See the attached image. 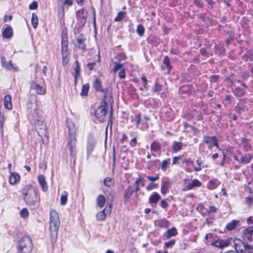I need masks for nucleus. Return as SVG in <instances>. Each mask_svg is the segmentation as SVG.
Returning <instances> with one entry per match:
<instances>
[{
    "label": "nucleus",
    "mask_w": 253,
    "mask_h": 253,
    "mask_svg": "<svg viewBox=\"0 0 253 253\" xmlns=\"http://www.w3.org/2000/svg\"><path fill=\"white\" fill-rule=\"evenodd\" d=\"M114 99L112 96H104L103 99L100 103V105L95 111V115L97 120L102 123L105 120L107 111L110 110L109 116L111 118L113 114L112 106Z\"/></svg>",
    "instance_id": "obj_1"
},
{
    "label": "nucleus",
    "mask_w": 253,
    "mask_h": 253,
    "mask_svg": "<svg viewBox=\"0 0 253 253\" xmlns=\"http://www.w3.org/2000/svg\"><path fill=\"white\" fill-rule=\"evenodd\" d=\"M23 199L28 206H35L40 200L39 190L31 185H26L22 190Z\"/></svg>",
    "instance_id": "obj_2"
},
{
    "label": "nucleus",
    "mask_w": 253,
    "mask_h": 253,
    "mask_svg": "<svg viewBox=\"0 0 253 253\" xmlns=\"http://www.w3.org/2000/svg\"><path fill=\"white\" fill-rule=\"evenodd\" d=\"M67 127L68 128V142L67 147L70 150V155L74 157L76 154V143L77 138L76 137V129L74 123L71 120L67 119Z\"/></svg>",
    "instance_id": "obj_3"
},
{
    "label": "nucleus",
    "mask_w": 253,
    "mask_h": 253,
    "mask_svg": "<svg viewBox=\"0 0 253 253\" xmlns=\"http://www.w3.org/2000/svg\"><path fill=\"white\" fill-rule=\"evenodd\" d=\"M60 221L58 213L54 210L50 211L49 231L52 241L55 242L57 240L58 231Z\"/></svg>",
    "instance_id": "obj_4"
},
{
    "label": "nucleus",
    "mask_w": 253,
    "mask_h": 253,
    "mask_svg": "<svg viewBox=\"0 0 253 253\" xmlns=\"http://www.w3.org/2000/svg\"><path fill=\"white\" fill-rule=\"evenodd\" d=\"M18 253H30L33 249V244L29 236L21 238L17 245Z\"/></svg>",
    "instance_id": "obj_5"
},
{
    "label": "nucleus",
    "mask_w": 253,
    "mask_h": 253,
    "mask_svg": "<svg viewBox=\"0 0 253 253\" xmlns=\"http://www.w3.org/2000/svg\"><path fill=\"white\" fill-rule=\"evenodd\" d=\"M167 84L162 78L156 80L153 87V92L163 95L167 93Z\"/></svg>",
    "instance_id": "obj_6"
},
{
    "label": "nucleus",
    "mask_w": 253,
    "mask_h": 253,
    "mask_svg": "<svg viewBox=\"0 0 253 253\" xmlns=\"http://www.w3.org/2000/svg\"><path fill=\"white\" fill-rule=\"evenodd\" d=\"M93 88L96 91L103 93L104 95H109L112 93V87L109 85L103 87L100 80L96 79L93 83Z\"/></svg>",
    "instance_id": "obj_7"
},
{
    "label": "nucleus",
    "mask_w": 253,
    "mask_h": 253,
    "mask_svg": "<svg viewBox=\"0 0 253 253\" xmlns=\"http://www.w3.org/2000/svg\"><path fill=\"white\" fill-rule=\"evenodd\" d=\"M96 146V141L94 137L91 134H89L88 136L86 142V154L87 159H88L92 152L95 149Z\"/></svg>",
    "instance_id": "obj_8"
},
{
    "label": "nucleus",
    "mask_w": 253,
    "mask_h": 253,
    "mask_svg": "<svg viewBox=\"0 0 253 253\" xmlns=\"http://www.w3.org/2000/svg\"><path fill=\"white\" fill-rule=\"evenodd\" d=\"M42 111L37 107L35 108L34 110L29 114V119L34 122L35 126L37 128L38 126L39 121L42 119Z\"/></svg>",
    "instance_id": "obj_9"
},
{
    "label": "nucleus",
    "mask_w": 253,
    "mask_h": 253,
    "mask_svg": "<svg viewBox=\"0 0 253 253\" xmlns=\"http://www.w3.org/2000/svg\"><path fill=\"white\" fill-rule=\"evenodd\" d=\"M203 138V142L208 145L209 149H211L213 146L218 148L217 138L216 136L204 135Z\"/></svg>",
    "instance_id": "obj_10"
},
{
    "label": "nucleus",
    "mask_w": 253,
    "mask_h": 253,
    "mask_svg": "<svg viewBox=\"0 0 253 253\" xmlns=\"http://www.w3.org/2000/svg\"><path fill=\"white\" fill-rule=\"evenodd\" d=\"M253 233V226H250L245 228L242 231V237L245 242H251Z\"/></svg>",
    "instance_id": "obj_11"
},
{
    "label": "nucleus",
    "mask_w": 253,
    "mask_h": 253,
    "mask_svg": "<svg viewBox=\"0 0 253 253\" xmlns=\"http://www.w3.org/2000/svg\"><path fill=\"white\" fill-rule=\"evenodd\" d=\"M68 35L66 33H62L61 41V52H69Z\"/></svg>",
    "instance_id": "obj_12"
},
{
    "label": "nucleus",
    "mask_w": 253,
    "mask_h": 253,
    "mask_svg": "<svg viewBox=\"0 0 253 253\" xmlns=\"http://www.w3.org/2000/svg\"><path fill=\"white\" fill-rule=\"evenodd\" d=\"M1 62L2 66L7 70H18V67L14 66L11 61L6 62L5 57H2L1 59Z\"/></svg>",
    "instance_id": "obj_13"
},
{
    "label": "nucleus",
    "mask_w": 253,
    "mask_h": 253,
    "mask_svg": "<svg viewBox=\"0 0 253 253\" xmlns=\"http://www.w3.org/2000/svg\"><path fill=\"white\" fill-rule=\"evenodd\" d=\"M85 38L83 34H80L76 39V43L75 45L78 48L82 50L85 49V45L84 43Z\"/></svg>",
    "instance_id": "obj_14"
},
{
    "label": "nucleus",
    "mask_w": 253,
    "mask_h": 253,
    "mask_svg": "<svg viewBox=\"0 0 253 253\" xmlns=\"http://www.w3.org/2000/svg\"><path fill=\"white\" fill-rule=\"evenodd\" d=\"M253 155L250 153L244 154L241 157L239 161L240 164H247L249 163L252 160Z\"/></svg>",
    "instance_id": "obj_15"
},
{
    "label": "nucleus",
    "mask_w": 253,
    "mask_h": 253,
    "mask_svg": "<svg viewBox=\"0 0 253 253\" xmlns=\"http://www.w3.org/2000/svg\"><path fill=\"white\" fill-rule=\"evenodd\" d=\"M38 180L42 190L46 192L48 190V185L43 175H39L38 177Z\"/></svg>",
    "instance_id": "obj_16"
},
{
    "label": "nucleus",
    "mask_w": 253,
    "mask_h": 253,
    "mask_svg": "<svg viewBox=\"0 0 253 253\" xmlns=\"http://www.w3.org/2000/svg\"><path fill=\"white\" fill-rule=\"evenodd\" d=\"M31 88L35 90L39 94L43 95L45 93V89L41 85L33 83L31 85Z\"/></svg>",
    "instance_id": "obj_17"
},
{
    "label": "nucleus",
    "mask_w": 253,
    "mask_h": 253,
    "mask_svg": "<svg viewBox=\"0 0 253 253\" xmlns=\"http://www.w3.org/2000/svg\"><path fill=\"white\" fill-rule=\"evenodd\" d=\"M107 212L108 213L111 212V206H109L108 208L106 207L103 211L98 212L96 214V218L98 220H103L105 219Z\"/></svg>",
    "instance_id": "obj_18"
},
{
    "label": "nucleus",
    "mask_w": 253,
    "mask_h": 253,
    "mask_svg": "<svg viewBox=\"0 0 253 253\" xmlns=\"http://www.w3.org/2000/svg\"><path fill=\"white\" fill-rule=\"evenodd\" d=\"M3 38L5 39H10L13 36V30L10 26H8L4 28L2 32Z\"/></svg>",
    "instance_id": "obj_19"
},
{
    "label": "nucleus",
    "mask_w": 253,
    "mask_h": 253,
    "mask_svg": "<svg viewBox=\"0 0 253 253\" xmlns=\"http://www.w3.org/2000/svg\"><path fill=\"white\" fill-rule=\"evenodd\" d=\"M20 175L17 172H12L9 177V181L11 184H14L19 181Z\"/></svg>",
    "instance_id": "obj_20"
},
{
    "label": "nucleus",
    "mask_w": 253,
    "mask_h": 253,
    "mask_svg": "<svg viewBox=\"0 0 253 253\" xmlns=\"http://www.w3.org/2000/svg\"><path fill=\"white\" fill-rule=\"evenodd\" d=\"M202 183L197 179H193L191 182L189 183L186 186L188 190H191L196 187H200Z\"/></svg>",
    "instance_id": "obj_21"
},
{
    "label": "nucleus",
    "mask_w": 253,
    "mask_h": 253,
    "mask_svg": "<svg viewBox=\"0 0 253 253\" xmlns=\"http://www.w3.org/2000/svg\"><path fill=\"white\" fill-rule=\"evenodd\" d=\"M241 145L244 148L245 151H249L251 150L252 146L249 142V140L245 137L241 139Z\"/></svg>",
    "instance_id": "obj_22"
},
{
    "label": "nucleus",
    "mask_w": 253,
    "mask_h": 253,
    "mask_svg": "<svg viewBox=\"0 0 253 253\" xmlns=\"http://www.w3.org/2000/svg\"><path fill=\"white\" fill-rule=\"evenodd\" d=\"M35 127L38 133H44L45 132L46 126L42 119L39 121L38 127L37 128L36 126Z\"/></svg>",
    "instance_id": "obj_23"
},
{
    "label": "nucleus",
    "mask_w": 253,
    "mask_h": 253,
    "mask_svg": "<svg viewBox=\"0 0 253 253\" xmlns=\"http://www.w3.org/2000/svg\"><path fill=\"white\" fill-rule=\"evenodd\" d=\"M177 234V230L175 228L172 227L167 230L164 235V237L167 239L170 238L172 236H175Z\"/></svg>",
    "instance_id": "obj_24"
},
{
    "label": "nucleus",
    "mask_w": 253,
    "mask_h": 253,
    "mask_svg": "<svg viewBox=\"0 0 253 253\" xmlns=\"http://www.w3.org/2000/svg\"><path fill=\"white\" fill-rule=\"evenodd\" d=\"M3 102L4 107L6 109L11 110L12 108L11 96H5Z\"/></svg>",
    "instance_id": "obj_25"
},
{
    "label": "nucleus",
    "mask_w": 253,
    "mask_h": 253,
    "mask_svg": "<svg viewBox=\"0 0 253 253\" xmlns=\"http://www.w3.org/2000/svg\"><path fill=\"white\" fill-rule=\"evenodd\" d=\"M73 67L75 70V82L76 83L77 78L80 75V65L78 61L76 60L73 65Z\"/></svg>",
    "instance_id": "obj_26"
},
{
    "label": "nucleus",
    "mask_w": 253,
    "mask_h": 253,
    "mask_svg": "<svg viewBox=\"0 0 253 253\" xmlns=\"http://www.w3.org/2000/svg\"><path fill=\"white\" fill-rule=\"evenodd\" d=\"M182 143L180 142L176 141H173L171 147L172 152L174 153H176L180 151L182 149Z\"/></svg>",
    "instance_id": "obj_27"
},
{
    "label": "nucleus",
    "mask_w": 253,
    "mask_h": 253,
    "mask_svg": "<svg viewBox=\"0 0 253 253\" xmlns=\"http://www.w3.org/2000/svg\"><path fill=\"white\" fill-rule=\"evenodd\" d=\"M77 17L81 21L82 23H85L86 22V15L84 14V10L81 9L78 10L76 13Z\"/></svg>",
    "instance_id": "obj_28"
},
{
    "label": "nucleus",
    "mask_w": 253,
    "mask_h": 253,
    "mask_svg": "<svg viewBox=\"0 0 253 253\" xmlns=\"http://www.w3.org/2000/svg\"><path fill=\"white\" fill-rule=\"evenodd\" d=\"M163 64L166 67V69L167 70V73L169 74L172 67L170 64V60L168 56L164 57L163 59Z\"/></svg>",
    "instance_id": "obj_29"
},
{
    "label": "nucleus",
    "mask_w": 253,
    "mask_h": 253,
    "mask_svg": "<svg viewBox=\"0 0 253 253\" xmlns=\"http://www.w3.org/2000/svg\"><path fill=\"white\" fill-rule=\"evenodd\" d=\"M150 149L152 151L157 152L161 149V144L156 141H154L151 144Z\"/></svg>",
    "instance_id": "obj_30"
},
{
    "label": "nucleus",
    "mask_w": 253,
    "mask_h": 253,
    "mask_svg": "<svg viewBox=\"0 0 253 253\" xmlns=\"http://www.w3.org/2000/svg\"><path fill=\"white\" fill-rule=\"evenodd\" d=\"M239 221L237 220H233L229 223H228L226 226V229L227 230L231 231L235 229L237 225L239 223Z\"/></svg>",
    "instance_id": "obj_31"
},
{
    "label": "nucleus",
    "mask_w": 253,
    "mask_h": 253,
    "mask_svg": "<svg viewBox=\"0 0 253 253\" xmlns=\"http://www.w3.org/2000/svg\"><path fill=\"white\" fill-rule=\"evenodd\" d=\"M160 198L161 196L155 192L149 197V202L151 204H156Z\"/></svg>",
    "instance_id": "obj_32"
},
{
    "label": "nucleus",
    "mask_w": 253,
    "mask_h": 253,
    "mask_svg": "<svg viewBox=\"0 0 253 253\" xmlns=\"http://www.w3.org/2000/svg\"><path fill=\"white\" fill-rule=\"evenodd\" d=\"M105 203V198L102 195H99L97 198V204L100 208H102Z\"/></svg>",
    "instance_id": "obj_33"
},
{
    "label": "nucleus",
    "mask_w": 253,
    "mask_h": 253,
    "mask_svg": "<svg viewBox=\"0 0 253 253\" xmlns=\"http://www.w3.org/2000/svg\"><path fill=\"white\" fill-rule=\"evenodd\" d=\"M170 183L168 181H163L162 184L161 192L163 194H165L169 187Z\"/></svg>",
    "instance_id": "obj_34"
},
{
    "label": "nucleus",
    "mask_w": 253,
    "mask_h": 253,
    "mask_svg": "<svg viewBox=\"0 0 253 253\" xmlns=\"http://www.w3.org/2000/svg\"><path fill=\"white\" fill-rule=\"evenodd\" d=\"M170 162V159L168 158L162 161L161 165V169L163 171H166L169 165Z\"/></svg>",
    "instance_id": "obj_35"
},
{
    "label": "nucleus",
    "mask_w": 253,
    "mask_h": 253,
    "mask_svg": "<svg viewBox=\"0 0 253 253\" xmlns=\"http://www.w3.org/2000/svg\"><path fill=\"white\" fill-rule=\"evenodd\" d=\"M134 192V189L132 188V186H130L128 187L126 190L124 197L126 201H127L129 198L131 196L132 194Z\"/></svg>",
    "instance_id": "obj_36"
},
{
    "label": "nucleus",
    "mask_w": 253,
    "mask_h": 253,
    "mask_svg": "<svg viewBox=\"0 0 253 253\" xmlns=\"http://www.w3.org/2000/svg\"><path fill=\"white\" fill-rule=\"evenodd\" d=\"M69 59V52L62 53V64L64 66H65L68 64Z\"/></svg>",
    "instance_id": "obj_37"
},
{
    "label": "nucleus",
    "mask_w": 253,
    "mask_h": 253,
    "mask_svg": "<svg viewBox=\"0 0 253 253\" xmlns=\"http://www.w3.org/2000/svg\"><path fill=\"white\" fill-rule=\"evenodd\" d=\"M68 193L64 191L63 192L60 197V204L62 206L65 205L67 202Z\"/></svg>",
    "instance_id": "obj_38"
},
{
    "label": "nucleus",
    "mask_w": 253,
    "mask_h": 253,
    "mask_svg": "<svg viewBox=\"0 0 253 253\" xmlns=\"http://www.w3.org/2000/svg\"><path fill=\"white\" fill-rule=\"evenodd\" d=\"M113 64L114 65V67L112 70L113 72L115 73H116L118 71H121L122 69L125 68L124 67V64H121L120 63H118L116 62H114Z\"/></svg>",
    "instance_id": "obj_39"
},
{
    "label": "nucleus",
    "mask_w": 253,
    "mask_h": 253,
    "mask_svg": "<svg viewBox=\"0 0 253 253\" xmlns=\"http://www.w3.org/2000/svg\"><path fill=\"white\" fill-rule=\"evenodd\" d=\"M38 17L35 13L32 14L31 23L34 28H36L38 25Z\"/></svg>",
    "instance_id": "obj_40"
},
{
    "label": "nucleus",
    "mask_w": 253,
    "mask_h": 253,
    "mask_svg": "<svg viewBox=\"0 0 253 253\" xmlns=\"http://www.w3.org/2000/svg\"><path fill=\"white\" fill-rule=\"evenodd\" d=\"M218 185V181L215 180H211L208 185V188L210 190H212L216 188Z\"/></svg>",
    "instance_id": "obj_41"
},
{
    "label": "nucleus",
    "mask_w": 253,
    "mask_h": 253,
    "mask_svg": "<svg viewBox=\"0 0 253 253\" xmlns=\"http://www.w3.org/2000/svg\"><path fill=\"white\" fill-rule=\"evenodd\" d=\"M145 32V28L141 24H139L136 29V33L140 36L142 37Z\"/></svg>",
    "instance_id": "obj_42"
},
{
    "label": "nucleus",
    "mask_w": 253,
    "mask_h": 253,
    "mask_svg": "<svg viewBox=\"0 0 253 253\" xmlns=\"http://www.w3.org/2000/svg\"><path fill=\"white\" fill-rule=\"evenodd\" d=\"M126 14V11H120L118 13V14L115 18V21L118 22L121 21Z\"/></svg>",
    "instance_id": "obj_43"
},
{
    "label": "nucleus",
    "mask_w": 253,
    "mask_h": 253,
    "mask_svg": "<svg viewBox=\"0 0 253 253\" xmlns=\"http://www.w3.org/2000/svg\"><path fill=\"white\" fill-rule=\"evenodd\" d=\"M158 225L160 227L167 228L169 225V222L166 219L163 218L158 221Z\"/></svg>",
    "instance_id": "obj_44"
},
{
    "label": "nucleus",
    "mask_w": 253,
    "mask_h": 253,
    "mask_svg": "<svg viewBox=\"0 0 253 253\" xmlns=\"http://www.w3.org/2000/svg\"><path fill=\"white\" fill-rule=\"evenodd\" d=\"M222 248L227 247L232 243V239H227L226 240H220Z\"/></svg>",
    "instance_id": "obj_45"
},
{
    "label": "nucleus",
    "mask_w": 253,
    "mask_h": 253,
    "mask_svg": "<svg viewBox=\"0 0 253 253\" xmlns=\"http://www.w3.org/2000/svg\"><path fill=\"white\" fill-rule=\"evenodd\" d=\"M89 89V84H84L82 87L81 95H87Z\"/></svg>",
    "instance_id": "obj_46"
},
{
    "label": "nucleus",
    "mask_w": 253,
    "mask_h": 253,
    "mask_svg": "<svg viewBox=\"0 0 253 253\" xmlns=\"http://www.w3.org/2000/svg\"><path fill=\"white\" fill-rule=\"evenodd\" d=\"M245 250L249 253H253V246L245 243H243Z\"/></svg>",
    "instance_id": "obj_47"
},
{
    "label": "nucleus",
    "mask_w": 253,
    "mask_h": 253,
    "mask_svg": "<svg viewBox=\"0 0 253 253\" xmlns=\"http://www.w3.org/2000/svg\"><path fill=\"white\" fill-rule=\"evenodd\" d=\"M203 161L201 160V158H199L196 161V163L198 165V167L194 168V170L195 171H199L202 169L201 165L203 164Z\"/></svg>",
    "instance_id": "obj_48"
},
{
    "label": "nucleus",
    "mask_w": 253,
    "mask_h": 253,
    "mask_svg": "<svg viewBox=\"0 0 253 253\" xmlns=\"http://www.w3.org/2000/svg\"><path fill=\"white\" fill-rule=\"evenodd\" d=\"M20 216L23 218H27L29 216V211L26 208L22 209L20 211Z\"/></svg>",
    "instance_id": "obj_49"
},
{
    "label": "nucleus",
    "mask_w": 253,
    "mask_h": 253,
    "mask_svg": "<svg viewBox=\"0 0 253 253\" xmlns=\"http://www.w3.org/2000/svg\"><path fill=\"white\" fill-rule=\"evenodd\" d=\"M175 243V240L172 239L169 242H166L165 244V248H169L172 247Z\"/></svg>",
    "instance_id": "obj_50"
},
{
    "label": "nucleus",
    "mask_w": 253,
    "mask_h": 253,
    "mask_svg": "<svg viewBox=\"0 0 253 253\" xmlns=\"http://www.w3.org/2000/svg\"><path fill=\"white\" fill-rule=\"evenodd\" d=\"M206 211L208 213H215L216 212L217 209L214 206H210L209 209H206Z\"/></svg>",
    "instance_id": "obj_51"
},
{
    "label": "nucleus",
    "mask_w": 253,
    "mask_h": 253,
    "mask_svg": "<svg viewBox=\"0 0 253 253\" xmlns=\"http://www.w3.org/2000/svg\"><path fill=\"white\" fill-rule=\"evenodd\" d=\"M104 184L107 187H110L113 184L112 179L110 177H106L104 180Z\"/></svg>",
    "instance_id": "obj_52"
},
{
    "label": "nucleus",
    "mask_w": 253,
    "mask_h": 253,
    "mask_svg": "<svg viewBox=\"0 0 253 253\" xmlns=\"http://www.w3.org/2000/svg\"><path fill=\"white\" fill-rule=\"evenodd\" d=\"M157 187L158 184L153 183H150L146 186V189L147 190L150 191Z\"/></svg>",
    "instance_id": "obj_53"
},
{
    "label": "nucleus",
    "mask_w": 253,
    "mask_h": 253,
    "mask_svg": "<svg viewBox=\"0 0 253 253\" xmlns=\"http://www.w3.org/2000/svg\"><path fill=\"white\" fill-rule=\"evenodd\" d=\"M246 203L249 207L252 206L253 204V198L251 197H248L246 198Z\"/></svg>",
    "instance_id": "obj_54"
},
{
    "label": "nucleus",
    "mask_w": 253,
    "mask_h": 253,
    "mask_svg": "<svg viewBox=\"0 0 253 253\" xmlns=\"http://www.w3.org/2000/svg\"><path fill=\"white\" fill-rule=\"evenodd\" d=\"M194 3L199 8L203 7V4L202 0H193Z\"/></svg>",
    "instance_id": "obj_55"
},
{
    "label": "nucleus",
    "mask_w": 253,
    "mask_h": 253,
    "mask_svg": "<svg viewBox=\"0 0 253 253\" xmlns=\"http://www.w3.org/2000/svg\"><path fill=\"white\" fill-rule=\"evenodd\" d=\"M134 120L136 121V126L138 127L140 124L141 120V115L140 114H138L135 116Z\"/></svg>",
    "instance_id": "obj_56"
},
{
    "label": "nucleus",
    "mask_w": 253,
    "mask_h": 253,
    "mask_svg": "<svg viewBox=\"0 0 253 253\" xmlns=\"http://www.w3.org/2000/svg\"><path fill=\"white\" fill-rule=\"evenodd\" d=\"M211 82H217L218 81L219 79V76L218 75H212L210 78Z\"/></svg>",
    "instance_id": "obj_57"
},
{
    "label": "nucleus",
    "mask_w": 253,
    "mask_h": 253,
    "mask_svg": "<svg viewBox=\"0 0 253 253\" xmlns=\"http://www.w3.org/2000/svg\"><path fill=\"white\" fill-rule=\"evenodd\" d=\"M38 8V3L36 1H34L33 2L30 4L29 9H36Z\"/></svg>",
    "instance_id": "obj_58"
},
{
    "label": "nucleus",
    "mask_w": 253,
    "mask_h": 253,
    "mask_svg": "<svg viewBox=\"0 0 253 253\" xmlns=\"http://www.w3.org/2000/svg\"><path fill=\"white\" fill-rule=\"evenodd\" d=\"M213 246L215 247H218L219 248H222L221 246V242L220 240H218L214 241L211 244Z\"/></svg>",
    "instance_id": "obj_59"
},
{
    "label": "nucleus",
    "mask_w": 253,
    "mask_h": 253,
    "mask_svg": "<svg viewBox=\"0 0 253 253\" xmlns=\"http://www.w3.org/2000/svg\"><path fill=\"white\" fill-rule=\"evenodd\" d=\"M141 184L142 187L144 186L145 183L143 179L142 178H138L134 182V184Z\"/></svg>",
    "instance_id": "obj_60"
},
{
    "label": "nucleus",
    "mask_w": 253,
    "mask_h": 253,
    "mask_svg": "<svg viewBox=\"0 0 253 253\" xmlns=\"http://www.w3.org/2000/svg\"><path fill=\"white\" fill-rule=\"evenodd\" d=\"M118 75L119 77L121 79H125L126 77V74H125V68L122 69L121 71L119 72Z\"/></svg>",
    "instance_id": "obj_61"
},
{
    "label": "nucleus",
    "mask_w": 253,
    "mask_h": 253,
    "mask_svg": "<svg viewBox=\"0 0 253 253\" xmlns=\"http://www.w3.org/2000/svg\"><path fill=\"white\" fill-rule=\"evenodd\" d=\"M249 74L247 72H243L241 73L240 76L244 80H247L249 77Z\"/></svg>",
    "instance_id": "obj_62"
},
{
    "label": "nucleus",
    "mask_w": 253,
    "mask_h": 253,
    "mask_svg": "<svg viewBox=\"0 0 253 253\" xmlns=\"http://www.w3.org/2000/svg\"><path fill=\"white\" fill-rule=\"evenodd\" d=\"M224 82L228 84V85H231L233 84V82L231 80V78L227 76L224 79Z\"/></svg>",
    "instance_id": "obj_63"
},
{
    "label": "nucleus",
    "mask_w": 253,
    "mask_h": 253,
    "mask_svg": "<svg viewBox=\"0 0 253 253\" xmlns=\"http://www.w3.org/2000/svg\"><path fill=\"white\" fill-rule=\"evenodd\" d=\"M147 178L149 179V180L151 181H154L157 180H158L159 178V176L158 175H157L156 176H148Z\"/></svg>",
    "instance_id": "obj_64"
}]
</instances>
